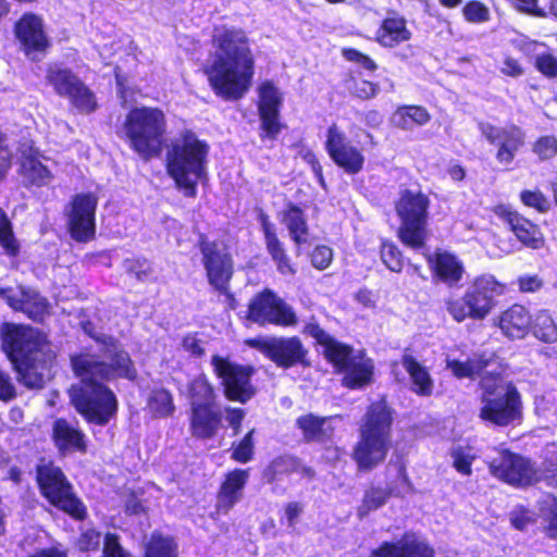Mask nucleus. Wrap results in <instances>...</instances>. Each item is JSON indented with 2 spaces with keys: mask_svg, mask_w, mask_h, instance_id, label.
Masks as SVG:
<instances>
[{
  "mask_svg": "<svg viewBox=\"0 0 557 557\" xmlns=\"http://www.w3.org/2000/svg\"><path fill=\"white\" fill-rule=\"evenodd\" d=\"M72 366L81 379V385L70 389L72 404L87 421L107 424L116 412L117 401L102 381L115 376L135 379L136 370L128 354L112 343L107 347L103 358L79 355L72 357Z\"/></svg>",
  "mask_w": 557,
  "mask_h": 557,
  "instance_id": "f257e3e1",
  "label": "nucleus"
},
{
  "mask_svg": "<svg viewBox=\"0 0 557 557\" xmlns=\"http://www.w3.org/2000/svg\"><path fill=\"white\" fill-rule=\"evenodd\" d=\"M214 51L208 59L205 73L214 94L234 101L249 90L255 74V59L246 34L236 28H216Z\"/></svg>",
  "mask_w": 557,
  "mask_h": 557,
  "instance_id": "f03ea898",
  "label": "nucleus"
},
{
  "mask_svg": "<svg viewBox=\"0 0 557 557\" xmlns=\"http://www.w3.org/2000/svg\"><path fill=\"white\" fill-rule=\"evenodd\" d=\"M2 345L22 383L44 387L54 358L45 335L29 326L7 324Z\"/></svg>",
  "mask_w": 557,
  "mask_h": 557,
  "instance_id": "7ed1b4c3",
  "label": "nucleus"
},
{
  "mask_svg": "<svg viewBox=\"0 0 557 557\" xmlns=\"http://www.w3.org/2000/svg\"><path fill=\"white\" fill-rule=\"evenodd\" d=\"M392 412L384 400L369 406L360 424V440L354 458L359 468L370 470L384 461L391 446Z\"/></svg>",
  "mask_w": 557,
  "mask_h": 557,
  "instance_id": "20e7f679",
  "label": "nucleus"
},
{
  "mask_svg": "<svg viewBox=\"0 0 557 557\" xmlns=\"http://www.w3.org/2000/svg\"><path fill=\"white\" fill-rule=\"evenodd\" d=\"M208 145L186 132L168 152V172L187 197H195L197 184L206 175Z\"/></svg>",
  "mask_w": 557,
  "mask_h": 557,
  "instance_id": "39448f33",
  "label": "nucleus"
},
{
  "mask_svg": "<svg viewBox=\"0 0 557 557\" xmlns=\"http://www.w3.org/2000/svg\"><path fill=\"white\" fill-rule=\"evenodd\" d=\"M480 386L481 420L497 426L520 422L522 400L513 384L506 382L499 374L486 372L481 379Z\"/></svg>",
  "mask_w": 557,
  "mask_h": 557,
  "instance_id": "423d86ee",
  "label": "nucleus"
},
{
  "mask_svg": "<svg viewBox=\"0 0 557 557\" xmlns=\"http://www.w3.org/2000/svg\"><path fill=\"white\" fill-rule=\"evenodd\" d=\"M505 289V284L494 275L482 274L472 281L463 296L445 298V309L458 323L467 319L483 320L495 307V298L503 295Z\"/></svg>",
  "mask_w": 557,
  "mask_h": 557,
  "instance_id": "0eeeda50",
  "label": "nucleus"
},
{
  "mask_svg": "<svg viewBox=\"0 0 557 557\" xmlns=\"http://www.w3.org/2000/svg\"><path fill=\"white\" fill-rule=\"evenodd\" d=\"M123 129L131 147L144 159L161 151L166 120L162 110L151 107L135 108L126 115Z\"/></svg>",
  "mask_w": 557,
  "mask_h": 557,
  "instance_id": "6e6552de",
  "label": "nucleus"
},
{
  "mask_svg": "<svg viewBox=\"0 0 557 557\" xmlns=\"http://www.w3.org/2000/svg\"><path fill=\"white\" fill-rule=\"evenodd\" d=\"M429 207L430 199L421 190L406 189L396 202L395 209L400 220L398 236L413 249L424 245Z\"/></svg>",
  "mask_w": 557,
  "mask_h": 557,
  "instance_id": "1a4fd4ad",
  "label": "nucleus"
},
{
  "mask_svg": "<svg viewBox=\"0 0 557 557\" xmlns=\"http://www.w3.org/2000/svg\"><path fill=\"white\" fill-rule=\"evenodd\" d=\"M324 347L325 357L345 373L343 383L349 388H360L371 382L373 362L363 355H352V350L343 345L323 331L315 335Z\"/></svg>",
  "mask_w": 557,
  "mask_h": 557,
  "instance_id": "9d476101",
  "label": "nucleus"
},
{
  "mask_svg": "<svg viewBox=\"0 0 557 557\" xmlns=\"http://www.w3.org/2000/svg\"><path fill=\"white\" fill-rule=\"evenodd\" d=\"M37 481L42 494L51 504L77 519L84 518L85 507L73 495L71 485L60 468L52 463L39 466Z\"/></svg>",
  "mask_w": 557,
  "mask_h": 557,
  "instance_id": "9b49d317",
  "label": "nucleus"
},
{
  "mask_svg": "<svg viewBox=\"0 0 557 557\" xmlns=\"http://www.w3.org/2000/svg\"><path fill=\"white\" fill-rule=\"evenodd\" d=\"M214 373L222 380L224 394L227 399L246 403L255 395L250 382L252 370L231 362L227 358L214 355L211 359Z\"/></svg>",
  "mask_w": 557,
  "mask_h": 557,
  "instance_id": "f8f14e48",
  "label": "nucleus"
},
{
  "mask_svg": "<svg viewBox=\"0 0 557 557\" xmlns=\"http://www.w3.org/2000/svg\"><path fill=\"white\" fill-rule=\"evenodd\" d=\"M47 81L59 96L70 99L79 112L90 113L96 109L94 94L70 70L51 65L47 71Z\"/></svg>",
  "mask_w": 557,
  "mask_h": 557,
  "instance_id": "ddd939ff",
  "label": "nucleus"
},
{
  "mask_svg": "<svg viewBox=\"0 0 557 557\" xmlns=\"http://www.w3.org/2000/svg\"><path fill=\"white\" fill-rule=\"evenodd\" d=\"M248 319L261 325L270 323L290 326L297 323L292 307L268 289L251 299L248 308Z\"/></svg>",
  "mask_w": 557,
  "mask_h": 557,
  "instance_id": "4468645a",
  "label": "nucleus"
},
{
  "mask_svg": "<svg viewBox=\"0 0 557 557\" xmlns=\"http://www.w3.org/2000/svg\"><path fill=\"white\" fill-rule=\"evenodd\" d=\"M488 467L494 476L515 486L530 485L540 479L528 459L508 450L498 451L497 457L490 460Z\"/></svg>",
  "mask_w": 557,
  "mask_h": 557,
  "instance_id": "2eb2a0df",
  "label": "nucleus"
},
{
  "mask_svg": "<svg viewBox=\"0 0 557 557\" xmlns=\"http://www.w3.org/2000/svg\"><path fill=\"white\" fill-rule=\"evenodd\" d=\"M479 131L490 144L497 146L496 160L504 165H509L525 144L524 131L515 124L500 127L480 122Z\"/></svg>",
  "mask_w": 557,
  "mask_h": 557,
  "instance_id": "dca6fc26",
  "label": "nucleus"
},
{
  "mask_svg": "<svg viewBox=\"0 0 557 557\" xmlns=\"http://www.w3.org/2000/svg\"><path fill=\"white\" fill-rule=\"evenodd\" d=\"M200 251L209 284L216 290L226 293L233 275L230 253L223 245L207 239L200 242Z\"/></svg>",
  "mask_w": 557,
  "mask_h": 557,
  "instance_id": "f3484780",
  "label": "nucleus"
},
{
  "mask_svg": "<svg viewBox=\"0 0 557 557\" xmlns=\"http://www.w3.org/2000/svg\"><path fill=\"white\" fill-rule=\"evenodd\" d=\"M247 344L260 350L277 367L282 368H290L297 363H302L307 354L296 336L253 338L248 341Z\"/></svg>",
  "mask_w": 557,
  "mask_h": 557,
  "instance_id": "a211bd4d",
  "label": "nucleus"
},
{
  "mask_svg": "<svg viewBox=\"0 0 557 557\" xmlns=\"http://www.w3.org/2000/svg\"><path fill=\"white\" fill-rule=\"evenodd\" d=\"M325 148L331 159L348 174L359 173L364 163L362 152L336 125L327 129Z\"/></svg>",
  "mask_w": 557,
  "mask_h": 557,
  "instance_id": "6ab92c4d",
  "label": "nucleus"
},
{
  "mask_svg": "<svg viewBox=\"0 0 557 557\" xmlns=\"http://www.w3.org/2000/svg\"><path fill=\"white\" fill-rule=\"evenodd\" d=\"M97 198L91 194L77 195L69 212V230L76 242H88L95 236V211Z\"/></svg>",
  "mask_w": 557,
  "mask_h": 557,
  "instance_id": "aec40b11",
  "label": "nucleus"
},
{
  "mask_svg": "<svg viewBox=\"0 0 557 557\" xmlns=\"http://www.w3.org/2000/svg\"><path fill=\"white\" fill-rule=\"evenodd\" d=\"M15 36L22 50L33 61L39 60L49 45L42 20L34 13H25L16 22Z\"/></svg>",
  "mask_w": 557,
  "mask_h": 557,
  "instance_id": "412c9836",
  "label": "nucleus"
},
{
  "mask_svg": "<svg viewBox=\"0 0 557 557\" xmlns=\"http://www.w3.org/2000/svg\"><path fill=\"white\" fill-rule=\"evenodd\" d=\"M17 158L20 162V173L24 181L32 185H48L52 180V174L47 164V158L44 157L33 141L22 140L17 147Z\"/></svg>",
  "mask_w": 557,
  "mask_h": 557,
  "instance_id": "4be33fe9",
  "label": "nucleus"
},
{
  "mask_svg": "<svg viewBox=\"0 0 557 557\" xmlns=\"http://www.w3.org/2000/svg\"><path fill=\"white\" fill-rule=\"evenodd\" d=\"M282 103L280 90L271 83L264 82L259 87V113L261 119V128L265 136L274 139L282 129L278 121V111Z\"/></svg>",
  "mask_w": 557,
  "mask_h": 557,
  "instance_id": "5701e85b",
  "label": "nucleus"
},
{
  "mask_svg": "<svg viewBox=\"0 0 557 557\" xmlns=\"http://www.w3.org/2000/svg\"><path fill=\"white\" fill-rule=\"evenodd\" d=\"M496 214L510 227L517 239L531 249H540L544 246L545 239L540 227L516 211L499 206Z\"/></svg>",
  "mask_w": 557,
  "mask_h": 557,
  "instance_id": "b1692460",
  "label": "nucleus"
},
{
  "mask_svg": "<svg viewBox=\"0 0 557 557\" xmlns=\"http://www.w3.org/2000/svg\"><path fill=\"white\" fill-rule=\"evenodd\" d=\"M434 278L453 287L457 286L466 272L463 262L448 251H436L426 257Z\"/></svg>",
  "mask_w": 557,
  "mask_h": 557,
  "instance_id": "393cba45",
  "label": "nucleus"
},
{
  "mask_svg": "<svg viewBox=\"0 0 557 557\" xmlns=\"http://www.w3.org/2000/svg\"><path fill=\"white\" fill-rule=\"evenodd\" d=\"M0 296L13 310L23 311L35 321L41 320L48 308L44 297L24 288L0 289Z\"/></svg>",
  "mask_w": 557,
  "mask_h": 557,
  "instance_id": "a878e982",
  "label": "nucleus"
},
{
  "mask_svg": "<svg viewBox=\"0 0 557 557\" xmlns=\"http://www.w3.org/2000/svg\"><path fill=\"white\" fill-rule=\"evenodd\" d=\"M261 231L264 237V244L268 253L276 264V269L281 274L293 275L295 269L290 263V259L286 253L284 244L276 235L275 225L269 220V216L261 213L259 216Z\"/></svg>",
  "mask_w": 557,
  "mask_h": 557,
  "instance_id": "bb28decb",
  "label": "nucleus"
},
{
  "mask_svg": "<svg viewBox=\"0 0 557 557\" xmlns=\"http://www.w3.org/2000/svg\"><path fill=\"white\" fill-rule=\"evenodd\" d=\"M532 317L521 305H513L502 312L498 318V326L503 334L511 339L525 337L531 329Z\"/></svg>",
  "mask_w": 557,
  "mask_h": 557,
  "instance_id": "cd10ccee",
  "label": "nucleus"
},
{
  "mask_svg": "<svg viewBox=\"0 0 557 557\" xmlns=\"http://www.w3.org/2000/svg\"><path fill=\"white\" fill-rule=\"evenodd\" d=\"M53 440L62 454L85 453L87 449L85 434L64 419L53 423Z\"/></svg>",
  "mask_w": 557,
  "mask_h": 557,
  "instance_id": "c85d7f7f",
  "label": "nucleus"
},
{
  "mask_svg": "<svg viewBox=\"0 0 557 557\" xmlns=\"http://www.w3.org/2000/svg\"><path fill=\"white\" fill-rule=\"evenodd\" d=\"M249 473L248 470L235 469L226 475L218 496V510L227 512L240 500Z\"/></svg>",
  "mask_w": 557,
  "mask_h": 557,
  "instance_id": "c756f323",
  "label": "nucleus"
},
{
  "mask_svg": "<svg viewBox=\"0 0 557 557\" xmlns=\"http://www.w3.org/2000/svg\"><path fill=\"white\" fill-rule=\"evenodd\" d=\"M221 424V412L213 406L194 408L190 416L191 435L207 440L213 437Z\"/></svg>",
  "mask_w": 557,
  "mask_h": 557,
  "instance_id": "7c9ffc66",
  "label": "nucleus"
},
{
  "mask_svg": "<svg viewBox=\"0 0 557 557\" xmlns=\"http://www.w3.org/2000/svg\"><path fill=\"white\" fill-rule=\"evenodd\" d=\"M401 364L409 374L411 391L419 396H431L434 389V382L429 370L409 354L403 356Z\"/></svg>",
  "mask_w": 557,
  "mask_h": 557,
  "instance_id": "2f4dec72",
  "label": "nucleus"
},
{
  "mask_svg": "<svg viewBox=\"0 0 557 557\" xmlns=\"http://www.w3.org/2000/svg\"><path fill=\"white\" fill-rule=\"evenodd\" d=\"M410 37L411 32L407 28L406 20L395 13L382 22L376 33V39L383 47H395L408 41Z\"/></svg>",
  "mask_w": 557,
  "mask_h": 557,
  "instance_id": "473e14b6",
  "label": "nucleus"
},
{
  "mask_svg": "<svg viewBox=\"0 0 557 557\" xmlns=\"http://www.w3.org/2000/svg\"><path fill=\"white\" fill-rule=\"evenodd\" d=\"M296 424L308 442H325L332 437L334 431L332 418H320L312 413L299 417Z\"/></svg>",
  "mask_w": 557,
  "mask_h": 557,
  "instance_id": "72a5a7b5",
  "label": "nucleus"
},
{
  "mask_svg": "<svg viewBox=\"0 0 557 557\" xmlns=\"http://www.w3.org/2000/svg\"><path fill=\"white\" fill-rule=\"evenodd\" d=\"M281 221L288 230L292 240L298 248L308 242L309 227L300 208L290 205L282 212ZM297 253H300L299 249H297Z\"/></svg>",
  "mask_w": 557,
  "mask_h": 557,
  "instance_id": "f704fd0d",
  "label": "nucleus"
},
{
  "mask_svg": "<svg viewBox=\"0 0 557 557\" xmlns=\"http://www.w3.org/2000/svg\"><path fill=\"white\" fill-rule=\"evenodd\" d=\"M431 120L428 110L421 106H401L391 116V123L404 131L423 126Z\"/></svg>",
  "mask_w": 557,
  "mask_h": 557,
  "instance_id": "c9c22d12",
  "label": "nucleus"
},
{
  "mask_svg": "<svg viewBox=\"0 0 557 557\" xmlns=\"http://www.w3.org/2000/svg\"><path fill=\"white\" fill-rule=\"evenodd\" d=\"M191 409L213 406L214 391L205 375L194 379L188 386Z\"/></svg>",
  "mask_w": 557,
  "mask_h": 557,
  "instance_id": "e433bc0d",
  "label": "nucleus"
},
{
  "mask_svg": "<svg viewBox=\"0 0 557 557\" xmlns=\"http://www.w3.org/2000/svg\"><path fill=\"white\" fill-rule=\"evenodd\" d=\"M288 473H300L302 476H313V471L301 465L297 458L290 456L278 457L274 459L268 468V474L271 480H275L278 475Z\"/></svg>",
  "mask_w": 557,
  "mask_h": 557,
  "instance_id": "4c0bfd02",
  "label": "nucleus"
},
{
  "mask_svg": "<svg viewBox=\"0 0 557 557\" xmlns=\"http://www.w3.org/2000/svg\"><path fill=\"white\" fill-rule=\"evenodd\" d=\"M491 358H484L483 356H473L466 361H459L455 359H447V368L458 379L473 377L475 374L481 372L484 368L488 367Z\"/></svg>",
  "mask_w": 557,
  "mask_h": 557,
  "instance_id": "58836bf2",
  "label": "nucleus"
},
{
  "mask_svg": "<svg viewBox=\"0 0 557 557\" xmlns=\"http://www.w3.org/2000/svg\"><path fill=\"white\" fill-rule=\"evenodd\" d=\"M531 327L537 339L544 343H555L557 341V325L547 311H539L532 319Z\"/></svg>",
  "mask_w": 557,
  "mask_h": 557,
  "instance_id": "ea45409f",
  "label": "nucleus"
},
{
  "mask_svg": "<svg viewBox=\"0 0 557 557\" xmlns=\"http://www.w3.org/2000/svg\"><path fill=\"white\" fill-rule=\"evenodd\" d=\"M391 493L382 487L372 486L364 493L361 505L358 507V516L363 518L371 511L376 510L385 505Z\"/></svg>",
  "mask_w": 557,
  "mask_h": 557,
  "instance_id": "a19ab883",
  "label": "nucleus"
},
{
  "mask_svg": "<svg viewBox=\"0 0 557 557\" xmlns=\"http://www.w3.org/2000/svg\"><path fill=\"white\" fill-rule=\"evenodd\" d=\"M148 409L158 418L171 416L175 410L172 395L165 389L152 392L148 399Z\"/></svg>",
  "mask_w": 557,
  "mask_h": 557,
  "instance_id": "79ce46f5",
  "label": "nucleus"
},
{
  "mask_svg": "<svg viewBox=\"0 0 557 557\" xmlns=\"http://www.w3.org/2000/svg\"><path fill=\"white\" fill-rule=\"evenodd\" d=\"M146 557H177L176 545L170 537L152 535L146 550Z\"/></svg>",
  "mask_w": 557,
  "mask_h": 557,
  "instance_id": "37998d69",
  "label": "nucleus"
},
{
  "mask_svg": "<svg viewBox=\"0 0 557 557\" xmlns=\"http://www.w3.org/2000/svg\"><path fill=\"white\" fill-rule=\"evenodd\" d=\"M463 17L472 24H483L491 20L490 9L481 1H469L462 9Z\"/></svg>",
  "mask_w": 557,
  "mask_h": 557,
  "instance_id": "c03bdc74",
  "label": "nucleus"
},
{
  "mask_svg": "<svg viewBox=\"0 0 557 557\" xmlns=\"http://www.w3.org/2000/svg\"><path fill=\"white\" fill-rule=\"evenodd\" d=\"M381 259L393 272H400L404 265L401 252L392 243H383L381 247Z\"/></svg>",
  "mask_w": 557,
  "mask_h": 557,
  "instance_id": "a18cd8bd",
  "label": "nucleus"
},
{
  "mask_svg": "<svg viewBox=\"0 0 557 557\" xmlns=\"http://www.w3.org/2000/svg\"><path fill=\"white\" fill-rule=\"evenodd\" d=\"M0 243L5 251L15 255L17 251L16 240L13 236L11 223L5 212L0 208Z\"/></svg>",
  "mask_w": 557,
  "mask_h": 557,
  "instance_id": "49530a36",
  "label": "nucleus"
},
{
  "mask_svg": "<svg viewBox=\"0 0 557 557\" xmlns=\"http://www.w3.org/2000/svg\"><path fill=\"white\" fill-rule=\"evenodd\" d=\"M453 465L455 469L463 474L470 475L472 470L471 466L474 460V455L470 448L458 447L451 451Z\"/></svg>",
  "mask_w": 557,
  "mask_h": 557,
  "instance_id": "de8ad7c7",
  "label": "nucleus"
},
{
  "mask_svg": "<svg viewBox=\"0 0 557 557\" xmlns=\"http://www.w3.org/2000/svg\"><path fill=\"white\" fill-rule=\"evenodd\" d=\"M542 515L548 523L547 533L552 539L557 537V499L548 497L542 506Z\"/></svg>",
  "mask_w": 557,
  "mask_h": 557,
  "instance_id": "09e8293b",
  "label": "nucleus"
},
{
  "mask_svg": "<svg viewBox=\"0 0 557 557\" xmlns=\"http://www.w3.org/2000/svg\"><path fill=\"white\" fill-rule=\"evenodd\" d=\"M533 151L541 160L552 159L557 154V139L554 136L540 137L533 146Z\"/></svg>",
  "mask_w": 557,
  "mask_h": 557,
  "instance_id": "8fccbe9b",
  "label": "nucleus"
},
{
  "mask_svg": "<svg viewBox=\"0 0 557 557\" xmlns=\"http://www.w3.org/2000/svg\"><path fill=\"white\" fill-rule=\"evenodd\" d=\"M255 430L249 431L245 437L235 446L232 457L238 462L246 463L252 458L253 442L252 435Z\"/></svg>",
  "mask_w": 557,
  "mask_h": 557,
  "instance_id": "3c124183",
  "label": "nucleus"
},
{
  "mask_svg": "<svg viewBox=\"0 0 557 557\" xmlns=\"http://www.w3.org/2000/svg\"><path fill=\"white\" fill-rule=\"evenodd\" d=\"M521 201L540 212H546L549 208V202L546 197L539 190H523L520 194Z\"/></svg>",
  "mask_w": 557,
  "mask_h": 557,
  "instance_id": "603ef678",
  "label": "nucleus"
},
{
  "mask_svg": "<svg viewBox=\"0 0 557 557\" xmlns=\"http://www.w3.org/2000/svg\"><path fill=\"white\" fill-rule=\"evenodd\" d=\"M311 264L318 270H324L330 267L333 260V250L325 245L317 246L311 255Z\"/></svg>",
  "mask_w": 557,
  "mask_h": 557,
  "instance_id": "864d4df0",
  "label": "nucleus"
},
{
  "mask_svg": "<svg viewBox=\"0 0 557 557\" xmlns=\"http://www.w3.org/2000/svg\"><path fill=\"white\" fill-rule=\"evenodd\" d=\"M510 522L517 530H525L528 525L535 522V513L523 508L516 507L509 515Z\"/></svg>",
  "mask_w": 557,
  "mask_h": 557,
  "instance_id": "5fc2aeb1",
  "label": "nucleus"
},
{
  "mask_svg": "<svg viewBox=\"0 0 557 557\" xmlns=\"http://www.w3.org/2000/svg\"><path fill=\"white\" fill-rule=\"evenodd\" d=\"M544 479L557 487V449L548 450L544 467Z\"/></svg>",
  "mask_w": 557,
  "mask_h": 557,
  "instance_id": "6e6d98bb",
  "label": "nucleus"
},
{
  "mask_svg": "<svg viewBox=\"0 0 557 557\" xmlns=\"http://www.w3.org/2000/svg\"><path fill=\"white\" fill-rule=\"evenodd\" d=\"M343 55L346 60L358 63L361 67L368 71H374L376 69L375 62L368 55L359 52L356 49H344Z\"/></svg>",
  "mask_w": 557,
  "mask_h": 557,
  "instance_id": "4d7b16f0",
  "label": "nucleus"
},
{
  "mask_svg": "<svg viewBox=\"0 0 557 557\" xmlns=\"http://www.w3.org/2000/svg\"><path fill=\"white\" fill-rule=\"evenodd\" d=\"M101 534L94 530L85 531L78 540V548L83 552L95 550L99 547Z\"/></svg>",
  "mask_w": 557,
  "mask_h": 557,
  "instance_id": "13d9d810",
  "label": "nucleus"
},
{
  "mask_svg": "<svg viewBox=\"0 0 557 557\" xmlns=\"http://www.w3.org/2000/svg\"><path fill=\"white\" fill-rule=\"evenodd\" d=\"M103 557H129L119 543L114 534L108 533L104 537Z\"/></svg>",
  "mask_w": 557,
  "mask_h": 557,
  "instance_id": "bf43d9fd",
  "label": "nucleus"
},
{
  "mask_svg": "<svg viewBox=\"0 0 557 557\" xmlns=\"http://www.w3.org/2000/svg\"><path fill=\"white\" fill-rule=\"evenodd\" d=\"M535 65L546 76H557V59L552 54H540L536 57Z\"/></svg>",
  "mask_w": 557,
  "mask_h": 557,
  "instance_id": "052dcab7",
  "label": "nucleus"
},
{
  "mask_svg": "<svg viewBox=\"0 0 557 557\" xmlns=\"http://www.w3.org/2000/svg\"><path fill=\"white\" fill-rule=\"evenodd\" d=\"M515 8L525 14L536 17H546L545 10L537 7V0H513Z\"/></svg>",
  "mask_w": 557,
  "mask_h": 557,
  "instance_id": "680f3d73",
  "label": "nucleus"
},
{
  "mask_svg": "<svg viewBox=\"0 0 557 557\" xmlns=\"http://www.w3.org/2000/svg\"><path fill=\"white\" fill-rule=\"evenodd\" d=\"M379 87L368 81L354 82L352 92L360 99H370L377 94Z\"/></svg>",
  "mask_w": 557,
  "mask_h": 557,
  "instance_id": "e2e57ef3",
  "label": "nucleus"
},
{
  "mask_svg": "<svg viewBox=\"0 0 557 557\" xmlns=\"http://www.w3.org/2000/svg\"><path fill=\"white\" fill-rule=\"evenodd\" d=\"M245 418V410L242 408H225V420L228 425L234 430V434L239 433L240 424Z\"/></svg>",
  "mask_w": 557,
  "mask_h": 557,
  "instance_id": "0e129e2a",
  "label": "nucleus"
},
{
  "mask_svg": "<svg viewBox=\"0 0 557 557\" xmlns=\"http://www.w3.org/2000/svg\"><path fill=\"white\" fill-rule=\"evenodd\" d=\"M15 397V388L9 375L0 370V399L8 401Z\"/></svg>",
  "mask_w": 557,
  "mask_h": 557,
  "instance_id": "69168bd1",
  "label": "nucleus"
},
{
  "mask_svg": "<svg viewBox=\"0 0 557 557\" xmlns=\"http://www.w3.org/2000/svg\"><path fill=\"white\" fill-rule=\"evenodd\" d=\"M183 348L195 357L203 355L201 342L195 335H186L182 342Z\"/></svg>",
  "mask_w": 557,
  "mask_h": 557,
  "instance_id": "338daca9",
  "label": "nucleus"
},
{
  "mask_svg": "<svg viewBox=\"0 0 557 557\" xmlns=\"http://www.w3.org/2000/svg\"><path fill=\"white\" fill-rule=\"evenodd\" d=\"M304 511L302 504L298 502L288 503L285 507V516L287 518V522L289 527H294L297 522V519Z\"/></svg>",
  "mask_w": 557,
  "mask_h": 557,
  "instance_id": "774afa93",
  "label": "nucleus"
}]
</instances>
